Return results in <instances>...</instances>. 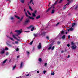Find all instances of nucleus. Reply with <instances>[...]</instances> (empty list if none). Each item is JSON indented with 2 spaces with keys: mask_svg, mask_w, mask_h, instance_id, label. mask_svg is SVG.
<instances>
[{
  "mask_svg": "<svg viewBox=\"0 0 78 78\" xmlns=\"http://www.w3.org/2000/svg\"><path fill=\"white\" fill-rule=\"evenodd\" d=\"M68 1H70L71 0H67Z\"/></svg>",
  "mask_w": 78,
  "mask_h": 78,
  "instance_id": "59",
  "label": "nucleus"
},
{
  "mask_svg": "<svg viewBox=\"0 0 78 78\" xmlns=\"http://www.w3.org/2000/svg\"><path fill=\"white\" fill-rule=\"evenodd\" d=\"M59 23H57L56 24V26H58V25H59Z\"/></svg>",
  "mask_w": 78,
  "mask_h": 78,
  "instance_id": "44",
  "label": "nucleus"
},
{
  "mask_svg": "<svg viewBox=\"0 0 78 78\" xmlns=\"http://www.w3.org/2000/svg\"><path fill=\"white\" fill-rule=\"evenodd\" d=\"M68 58H70V55H68L67 57Z\"/></svg>",
  "mask_w": 78,
  "mask_h": 78,
  "instance_id": "50",
  "label": "nucleus"
},
{
  "mask_svg": "<svg viewBox=\"0 0 78 78\" xmlns=\"http://www.w3.org/2000/svg\"><path fill=\"white\" fill-rule=\"evenodd\" d=\"M30 22V20H29V19H26V20L25 21V23H29Z\"/></svg>",
  "mask_w": 78,
  "mask_h": 78,
  "instance_id": "10",
  "label": "nucleus"
},
{
  "mask_svg": "<svg viewBox=\"0 0 78 78\" xmlns=\"http://www.w3.org/2000/svg\"><path fill=\"white\" fill-rule=\"evenodd\" d=\"M17 58H19V56H18L17 57Z\"/></svg>",
  "mask_w": 78,
  "mask_h": 78,
  "instance_id": "54",
  "label": "nucleus"
},
{
  "mask_svg": "<svg viewBox=\"0 0 78 78\" xmlns=\"http://www.w3.org/2000/svg\"><path fill=\"white\" fill-rule=\"evenodd\" d=\"M67 30H68V31H70V29H68Z\"/></svg>",
  "mask_w": 78,
  "mask_h": 78,
  "instance_id": "56",
  "label": "nucleus"
},
{
  "mask_svg": "<svg viewBox=\"0 0 78 78\" xmlns=\"http://www.w3.org/2000/svg\"><path fill=\"white\" fill-rule=\"evenodd\" d=\"M25 15L26 17H27L28 18L30 19H31V20H34V18L33 17L34 16L30 17V16L27 14V12H26Z\"/></svg>",
  "mask_w": 78,
  "mask_h": 78,
  "instance_id": "3",
  "label": "nucleus"
},
{
  "mask_svg": "<svg viewBox=\"0 0 78 78\" xmlns=\"http://www.w3.org/2000/svg\"><path fill=\"white\" fill-rule=\"evenodd\" d=\"M44 66L45 67H47V63H44Z\"/></svg>",
  "mask_w": 78,
  "mask_h": 78,
  "instance_id": "28",
  "label": "nucleus"
},
{
  "mask_svg": "<svg viewBox=\"0 0 78 78\" xmlns=\"http://www.w3.org/2000/svg\"><path fill=\"white\" fill-rule=\"evenodd\" d=\"M1 54H3L5 53V49L4 48H2V51H1Z\"/></svg>",
  "mask_w": 78,
  "mask_h": 78,
  "instance_id": "11",
  "label": "nucleus"
},
{
  "mask_svg": "<svg viewBox=\"0 0 78 78\" xmlns=\"http://www.w3.org/2000/svg\"><path fill=\"white\" fill-rule=\"evenodd\" d=\"M51 75H55V73H51Z\"/></svg>",
  "mask_w": 78,
  "mask_h": 78,
  "instance_id": "24",
  "label": "nucleus"
},
{
  "mask_svg": "<svg viewBox=\"0 0 78 78\" xmlns=\"http://www.w3.org/2000/svg\"><path fill=\"white\" fill-rule=\"evenodd\" d=\"M9 38L10 39H11V40H12V41H14V39H13V38H11V37H10Z\"/></svg>",
  "mask_w": 78,
  "mask_h": 78,
  "instance_id": "36",
  "label": "nucleus"
},
{
  "mask_svg": "<svg viewBox=\"0 0 78 78\" xmlns=\"http://www.w3.org/2000/svg\"><path fill=\"white\" fill-rule=\"evenodd\" d=\"M6 61H7V59H6L3 62V64H5V63L6 62Z\"/></svg>",
  "mask_w": 78,
  "mask_h": 78,
  "instance_id": "20",
  "label": "nucleus"
},
{
  "mask_svg": "<svg viewBox=\"0 0 78 78\" xmlns=\"http://www.w3.org/2000/svg\"><path fill=\"white\" fill-rule=\"evenodd\" d=\"M58 1H56L55 2V3H54V5H53V6H54V5H56V4H57V3H58Z\"/></svg>",
  "mask_w": 78,
  "mask_h": 78,
  "instance_id": "17",
  "label": "nucleus"
},
{
  "mask_svg": "<svg viewBox=\"0 0 78 78\" xmlns=\"http://www.w3.org/2000/svg\"><path fill=\"white\" fill-rule=\"evenodd\" d=\"M69 4L70 2H69L67 3V4L66 5H65L64 7H63V9H66V8H67V7L68 6V5H69Z\"/></svg>",
  "mask_w": 78,
  "mask_h": 78,
  "instance_id": "7",
  "label": "nucleus"
},
{
  "mask_svg": "<svg viewBox=\"0 0 78 78\" xmlns=\"http://www.w3.org/2000/svg\"><path fill=\"white\" fill-rule=\"evenodd\" d=\"M65 37H66V35H63L62 36V39H65Z\"/></svg>",
  "mask_w": 78,
  "mask_h": 78,
  "instance_id": "22",
  "label": "nucleus"
},
{
  "mask_svg": "<svg viewBox=\"0 0 78 78\" xmlns=\"http://www.w3.org/2000/svg\"><path fill=\"white\" fill-rule=\"evenodd\" d=\"M57 43H58V44H60V42H59V41L58 42H57Z\"/></svg>",
  "mask_w": 78,
  "mask_h": 78,
  "instance_id": "52",
  "label": "nucleus"
},
{
  "mask_svg": "<svg viewBox=\"0 0 78 78\" xmlns=\"http://www.w3.org/2000/svg\"><path fill=\"white\" fill-rule=\"evenodd\" d=\"M33 0H31L30 2V3H31V2H32V4L34 5V3H33Z\"/></svg>",
  "mask_w": 78,
  "mask_h": 78,
  "instance_id": "26",
  "label": "nucleus"
},
{
  "mask_svg": "<svg viewBox=\"0 0 78 78\" xmlns=\"http://www.w3.org/2000/svg\"><path fill=\"white\" fill-rule=\"evenodd\" d=\"M27 28L28 29H31V31H33V30H34V27H33V26H30L27 27Z\"/></svg>",
  "mask_w": 78,
  "mask_h": 78,
  "instance_id": "5",
  "label": "nucleus"
},
{
  "mask_svg": "<svg viewBox=\"0 0 78 78\" xmlns=\"http://www.w3.org/2000/svg\"><path fill=\"white\" fill-rule=\"evenodd\" d=\"M52 44H51L49 45V47L48 48V49L49 50L51 49L52 50H54V48H55V46H53Z\"/></svg>",
  "mask_w": 78,
  "mask_h": 78,
  "instance_id": "4",
  "label": "nucleus"
},
{
  "mask_svg": "<svg viewBox=\"0 0 78 78\" xmlns=\"http://www.w3.org/2000/svg\"><path fill=\"white\" fill-rule=\"evenodd\" d=\"M14 16L16 17V18H17L18 19H19L20 21H22V20L23 18V17H22L21 18H20V17L19 16Z\"/></svg>",
  "mask_w": 78,
  "mask_h": 78,
  "instance_id": "6",
  "label": "nucleus"
},
{
  "mask_svg": "<svg viewBox=\"0 0 78 78\" xmlns=\"http://www.w3.org/2000/svg\"><path fill=\"white\" fill-rule=\"evenodd\" d=\"M22 30L21 29L20 30H16L15 31V32H16L18 34H15V35H12L13 37V38H14L15 39H16V40H17L18 41H20V37H18V38L19 39H17V38L16 37V36H18V35L19 34H20V33H22Z\"/></svg>",
  "mask_w": 78,
  "mask_h": 78,
  "instance_id": "1",
  "label": "nucleus"
},
{
  "mask_svg": "<svg viewBox=\"0 0 78 78\" xmlns=\"http://www.w3.org/2000/svg\"><path fill=\"white\" fill-rule=\"evenodd\" d=\"M6 55H9V53L7 52L6 54Z\"/></svg>",
  "mask_w": 78,
  "mask_h": 78,
  "instance_id": "39",
  "label": "nucleus"
},
{
  "mask_svg": "<svg viewBox=\"0 0 78 78\" xmlns=\"http://www.w3.org/2000/svg\"><path fill=\"white\" fill-rule=\"evenodd\" d=\"M39 18H40V16H37L36 17V19H39Z\"/></svg>",
  "mask_w": 78,
  "mask_h": 78,
  "instance_id": "21",
  "label": "nucleus"
},
{
  "mask_svg": "<svg viewBox=\"0 0 78 78\" xmlns=\"http://www.w3.org/2000/svg\"><path fill=\"white\" fill-rule=\"evenodd\" d=\"M51 9H52L51 13L54 14L55 13V6H53V5H52L51 7L48 9L47 11V12H48V11H50Z\"/></svg>",
  "mask_w": 78,
  "mask_h": 78,
  "instance_id": "2",
  "label": "nucleus"
},
{
  "mask_svg": "<svg viewBox=\"0 0 78 78\" xmlns=\"http://www.w3.org/2000/svg\"><path fill=\"white\" fill-rule=\"evenodd\" d=\"M42 58H39L38 59V61H39V62H41L42 61Z\"/></svg>",
  "mask_w": 78,
  "mask_h": 78,
  "instance_id": "18",
  "label": "nucleus"
},
{
  "mask_svg": "<svg viewBox=\"0 0 78 78\" xmlns=\"http://www.w3.org/2000/svg\"><path fill=\"white\" fill-rule=\"evenodd\" d=\"M64 53V51L63 50L62 51H61V53Z\"/></svg>",
  "mask_w": 78,
  "mask_h": 78,
  "instance_id": "48",
  "label": "nucleus"
},
{
  "mask_svg": "<svg viewBox=\"0 0 78 78\" xmlns=\"http://www.w3.org/2000/svg\"><path fill=\"white\" fill-rule=\"evenodd\" d=\"M18 43L19 42L18 41H15V44H18Z\"/></svg>",
  "mask_w": 78,
  "mask_h": 78,
  "instance_id": "37",
  "label": "nucleus"
},
{
  "mask_svg": "<svg viewBox=\"0 0 78 78\" xmlns=\"http://www.w3.org/2000/svg\"><path fill=\"white\" fill-rule=\"evenodd\" d=\"M28 5L29 6V7L31 11H33V9H32V8H31V6H30V4H28Z\"/></svg>",
  "mask_w": 78,
  "mask_h": 78,
  "instance_id": "12",
  "label": "nucleus"
},
{
  "mask_svg": "<svg viewBox=\"0 0 78 78\" xmlns=\"http://www.w3.org/2000/svg\"><path fill=\"white\" fill-rule=\"evenodd\" d=\"M23 66V62H21L20 64V68H22Z\"/></svg>",
  "mask_w": 78,
  "mask_h": 78,
  "instance_id": "13",
  "label": "nucleus"
},
{
  "mask_svg": "<svg viewBox=\"0 0 78 78\" xmlns=\"http://www.w3.org/2000/svg\"><path fill=\"white\" fill-rule=\"evenodd\" d=\"M16 51H18L19 49V48H16Z\"/></svg>",
  "mask_w": 78,
  "mask_h": 78,
  "instance_id": "29",
  "label": "nucleus"
},
{
  "mask_svg": "<svg viewBox=\"0 0 78 78\" xmlns=\"http://www.w3.org/2000/svg\"><path fill=\"white\" fill-rule=\"evenodd\" d=\"M32 16H33V17H36V14L34 13H33L32 14Z\"/></svg>",
  "mask_w": 78,
  "mask_h": 78,
  "instance_id": "15",
  "label": "nucleus"
},
{
  "mask_svg": "<svg viewBox=\"0 0 78 78\" xmlns=\"http://www.w3.org/2000/svg\"><path fill=\"white\" fill-rule=\"evenodd\" d=\"M77 8H78V6H76L75 9H76Z\"/></svg>",
  "mask_w": 78,
  "mask_h": 78,
  "instance_id": "49",
  "label": "nucleus"
},
{
  "mask_svg": "<svg viewBox=\"0 0 78 78\" xmlns=\"http://www.w3.org/2000/svg\"><path fill=\"white\" fill-rule=\"evenodd\" d=\"M67 47H69L70 46V44H68L67 45Z\"/></svg>",
  "mask_w": 78,
  "mask_h": 78,
  "instance_id": "42",
  "label": "nucleus"
},
{
  "mask_svg": "<svg viewBox=\"0 0 78 78\" xmlns=\"http://www.w3.org/2000/svg\"><path fill=\"white\" fill-rule=\"evenodd\" d=\"M24 11H25V13H26V12H26V11H25V9H24Z\"/></svg>",
  "mask_w": 78,
  "mask_h": 78,
  "instance_id": "51",
  "label": "nucleus"
},
{
  "mask_svg": "<svg viewBox=\"0 0 78 78\" xmlns=\"http://www.w3.org/2000/svg\"><path fill=\"white\" fill-rule=\"evenodd\" d=\"M37 73H39V71H37Z\"/></svg>",
  "mask_w": 78,
  "mask_h": 78,
  "instance_id": "45",
  "label": "nucleus"
},
{
  "mask_svg": "<svg viewBox=\"0 0 78 78\" xmlns=\"http://www.w3.org/2000/svg\"><path fill=\"white\" fill-rule=\"evenodd\" d=\"M11 20H13L14 19V17H11Z\"/></svg>",
  "mask_w": 78,
  "mask_h": 78,
  "instance_id": "35",
  "label": "nucleus"
},
{
  "mask_svg": "<svg viewBox=\"0 0 78 78\" xmlns=\"http://www.w3.org/2000/svg\"><path fill=\"white\" fill-rule=\"evenodd\" d=\"M34 36H35V37H37V35L36 34H34Z\"/></svg>",
  "mask_w": 78,
  "mask_h": 78,
  "instance_id": "38",
  "label": "nucleus"
},
{
  "mask_svg": "<svg viewBox=\"0 0 78 78\" xmlns=\"http://www.w3.org/2000/svg\"><path fill=\"white\" fill-rule=\"evenodd\" d=\"M71 48H72V49H73V50L76 49V46L75 45H72L71 46Z\"/></svg>",
  "mask_w": 78,
  "mask_h": 78,
  "instance_id": "9",
  "label": "nucleus"
},
{
  "mask_svg": "<svg viewBox=\"0 0 78 78\" xmlns=\"http://www.w3.org/2000/svg\"><path fill=\"white\" fill-rule=\"evenodd\" d=\"M62 2V0H60L59 3H61V2Z\"/></svg>",
  "mask_w": 78,
  "mask_h": 78,
  "instance_id": "40",
  "label": "nucleus"
},
{
  "mask_svg": "<svg viewBox=\"0 0 78 78\" xmlns=\"http://www.w3.org/2000/svg\"><path fill=\"white\" fill-rule=\"evenodd\" d=\"M12 44H15V43H14V42H12Z\"/></svg>",
  "mask_w": 78,
  "mask_h": 78,
  "instance_id": "57",
  "label": "nucleus"
},
{
  "mask_svg": "<svg viewBox=\"0 0 78 78\" xmlns=\"http://www.w3.org/2000/svg\"><path fill=\"white\" fill-rule=\"evenodd\" d=\"M37 12V11H36V10H35L34 11V13L35 14H36V12Z\"/></svg>",
  "mask_w": 78,
  "mask_h": 78,
  "instance_id": "43",
  "label": "nucleus"
},
{
  "mask_svg": "<svg viewBox=\"0 0 78 78\" xmlns=\"http://www.w3.org/2000/svg\"><path fill=\"white\" fill-rule=\"evenodd\" d=\"M66 34H67V32H66Z\"/></svg>",
  "mask_w": 78,
  "mask_h": 78,
  "instance_id": "58",
  "label": "nucleus"
},
{
  "mask_svg": "<svg viewBox=\"0 0 78 78\" xmlns=\"http://www.w3.org/2000/svg\"><path fill=\"white\" fill-rule=\"evenodd\" d=\"M75 23H74L73 24H72V27H73L74 26H75Z\"/></svg>",
  "mask_w": 78,
  "mask_h": 78,
  "instance_id": "27",
  "label": "nucleus"
},
{
  "mask_svg": "<svg viewBox=\"0 0 78 78\" xmlns=\"http://www.w3.org/2000/svg\"><path fill=\"white\" fill-rule=\"evenodd\" d=\"M16 66H17L16 65H15V66H13V67L12 69V70H14V69H15L16 68Z\"/></svg>",
  "mask_w": 78,
  "mask_h": 78,
  "instance_id": "14",
  "label": "nucleus"
},
{
  "mask_svg": "<svg viewBox=\"0 0 78 78\" xmlns=\"http://www.w3.org/2000/svg\"><path fill=\"white\" fill-rule=\"evenodd\" d=\"M8 48H5V50H8Z\"/></svg>",
  "mask_w": 78,
  "mask_h": 78,
  "instance_id": "33",
  "label": "nucleus"
},
{
  "mask_svg": "<svg viewBox=\"0 0 78 78\" xmlns=\"http://www.w3.org/2000/svg\"><path fill=\"white\" fill-rule=\"evenodd\" d=\"M7 44L8 45H9L10 46V47H12V46H11V45H10V44Z\"/></svg>",
  "mask_w": 78,
  "mask_h": 78,
  "instance_id": "47",
  "label": "nucleus"
},
{
  "mask_svg": "<svg viewBox=\"0 0 78 78\" xmlns=\"http://www.w3.org/2000/svg\"><path fill=\"white\" fill-rule=\"evenodd\" d=\"M27 13H28V14H29V15H30V16L31 15V13H30L29 11H27Z\"/></svg>",
  "mask_w": 78,
  "mask_h": 78,
  "instance_id": "19",
  "label": "nucleus"
},
{
  "mask_svg": "<svg viewBox=\"0 0 78 78\" xmlns=\"http://www.w3.org/2000/svg\"><path fill=\"white\" fill-rule=\"evenodd\" d=\"M71 45H75V43H73V42H71Z\"/></svg>",
  "mask_w": 78,
  "mask_h": 78,
  "instance_id": "23",
  "label": "nucleus"
},
{
  "mask_svg": "<svg viewBox=\"0 0 78 78\" xmlns=\"http://www.w3.org/2000/svg\"><path fill=\"white\" fill-rule=\"evenodd\" d=\"M46 38L48 39V40H49V37L48 36H47Z\"/></svg>",
  "mask_w": 78,
  "mask_h": 78,
  "instance_id": "25",
  "label": "nucleus"
},
{
  "mask_svg": "<svg viewBox=\"0 0 78 78\" xmlns=\"http://www.w3.org/2000/svg\"><path fill=\"white\" fill-rule=\"evenodd\" d=\"M47 72V71H43V73L44 74H45V73Z\"/></svg>",
  "mask_w": 78,
  "mask_h": 78,
  "instance_id": "32",
  "label": "nucleus"
},
{
  "mask_svg": "<svg viewBox=\"0 0 78 78\" xmlns=\"http://www.w3.org/2000/svg\"><path fill=\"white\" fill-rule=\"evenodd\" d=\"M49 5H50V3H49Z\"/></svg>",
  "mask_w": 78,
  "mask_h": 78,
  "instance_id": "60",
  "label": "nucleus"
},
{
  "mask_svg": "<svg viewBox=\"0 0 78 78\" xmlns=\"http://www.w3.org/2000/svg\"><path fill=\"white\" fill-rule=\"evenodd\" d=\"M26 76H29V74H27V75H26Z\"/></svg>",
  "mask_w": 78,
  "mask_h": 78,
  "instance_id": "55",
  "label": "nucleus"
},
{
  "mask_svg": "<svg viewBox=\"0 0 78 78\" xmlns=\"http://www.w3.org/2000/svg\"><path fill=\"white\" fill-rule=\"evenodd\" d=\"M20 2L22 3H25V0H20Z\"/></svg>",
  "mask_w": 78,
  "mask_h": 78,
  "instance_id": "16",
  "label": "nucleus"
},
{
  "mask_svg": "<svg viewBox=\"0 0 78 78\" xmlns=\"http://www.w3.org/2000/svg\"><path fill=\"white\" fill-rule=\"evenodd\" d=\"M50 6V4H49L48 6Z\"/></svg>",
  "mask_w": 78,
  "mask_h": 78,
  "instance_id": "61",
  "label": "nucleus"
},
{
  "mask_svg": "<svg viewBox=\"0 0 78 78\" xmlns=\"http://www.w3.org/2000/svg\"><path fill=\"white\" fill-rule=\"evenodd\" d=\"M68 37L69 39H70V35L68 36Z\"/></svg>",
  "mask_w": 78,
  "mask_h": 78,
  "instance_id": "41",
  "label": "nucleus"
},
{
  "mask_svg": "<svg viewBox=\"0 0 78 78\" xmlns=\"http://www.w3.org/2000/svg\"><path fill=\"white\" fill-rule=\"evenodd\" d=\"M37 48L39 50L42 48V46L41 45V43H40L37 46Z\"/></svg>",
  "mask_w": 78,
  "mask_h": 78,
  "instance_id": "8",
  "label": "nucleus"
},
{
  "mask_svg": "<svg viewBox=\"0 0 78 78\" xmlns=\"http://www.w3.org/2000/svg\"><path fill=\"white\" fill-rule=\"evenodd\" d=\"M61 34H63L64 33V31L63 30L61 32Z\"/></svg>",
  "mask_w": 78,
  "mask_h": 78,
  "instance_id": "31",
  "label": "nucleus"
},
{
  "mask_svg": "<svg viewBox=\"0 0 78 78\" xmlns=\"http://www.w3.org/2000/svg\"><path fill=\"white\" fill-rule=\"evenodd\" d=\"M33 41H32L31 42H30V45H32V44H33Z\"/></svg>",
  "mask_w": 78,
  "mask_h": 78,
  "instance_id": "34",
  "label": "nucleus"
},
{
  "mask_svg": "<svg viewBox=\"0 0 78 78\" xmlns=\"http://www.w3.org/2000/svg\"><path fill=\"white\" fill-rule=\"evenodd\" d=\"M25 32L26 33H28V32H30V31H25Z\"/></svg>",
  "mask_w": 78,
  "mask_h": 78,
  "instance_id": "46",
  "label": "nucleus"
},
{
  "mask_svg": "<svg viewBox=\"0 0 78 78\" xmlns=\"http://www.w3.org/2000/svg\"><path fill=\"white\" fill-rule=\"evenodd\" d=\"M11 34H12V33L11 32Z\"/></svg>",
  "mask_w": 78,
  "mask_h": 78,
  "instance_id": "62",
  "label": "nucleus"
},
{
  "mask_svg": "<svg viewBox=\"0 0 78 78\" xmlns=\"http://www.w3.org/2000/svg\"><path fill=\"white\" fill-rule=\"evenodd\" d=\"M27 54H29V53H30V52L28 51L27 52Z\"/></svg>",
  "mask_w": 78,
  "mask_h": 78,
  "instance_id": "53",
  "label": "nucleus"
},
{
  "mask_svg": "<svg viewBox=\"0 0 78 78\" xmlns=\"http://www.w3.org/2000/svg\"><path fill=\"white\" fill-rule=\"evenodd\" d=\"M73 30V28H72V27L69 29V30H70V31H72V30Z\"/></svg>",
  "mask_w": 78,
  "mask_h": 78,
  "instance_id": "30",
  "label": "nucleus"
},
{
  "mask_svg": "<svg viewBox=\"0 0 78 78\" xmlns=\"http://www.w3.org/2000/svg\"><path fill=\"white\" fill-rule=\"evenodd\" d=\"M8 0H9V1L10 0H6V1H8Z\"/></svg>",
  "mask_w": 78,
  "mask_h": 78,
  "instance_id": "63",
  "label": "nucleus"
}]
</instances>
